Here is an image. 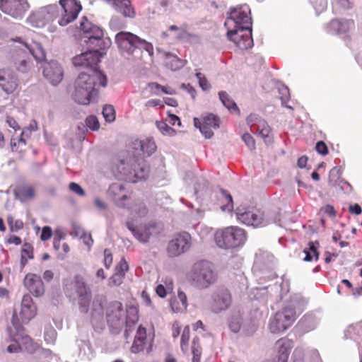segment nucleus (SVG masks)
<instances>
[{
    "label": "nucleus",
    "instance_id": "f257e3e1",
    "mask_svg": "<svg viewBox=\"0 0 362 362\" xmlns=\"http://www.w3.org/2000/svg\"><path fill=\"white\" fill-rule=\"evenodd\" d=\"M107 85L106 75L98 69H93L91 73L81 72L74 81L72 98L78 104L88 105L98 99L100 88Z\"/></svg>",
    "mask_w": 362,
    "mask_h": 362
},
{
    "label": "nucleus",
    "instance_id": "f03ea898",
    "mask_svg": "<svg viewBox=\"0 0 362 362\" xmlns=\"http://www.w3.org/2000/svg\"><path fill=\"white\" fill-rule=\"evenodd\" d=\"M192 285L199 288H206L214 284L218 278L213 264L205 260L195 262L188 274Z\"/></svg>",
    "mask_w": 362,
    "mask_h": 362
},
{
    "label": "nucleus",
    "instance_id": "7ed1b4c3",
    "mask_svg": "<svg viewBox=\"0 0 362 362\" xmlns=\"http://www.w3.org/2000/svg\"><path fill=\"white\" fill-rule=\"evenodd\" d=\"M246 232L238 226H229L218 230L214 235L216 245L223 249H233L242 246L246 240Z\"/></svg>",
    "mask_w": 362,
    "mask_h": 362
},
{
    "label": "nucleus",
    "instance_id": "20e7f679",
    "mask_svg": "<svg viewBox=\"0 0 362 362\" xmlns=\"http://www.w3.org/2000/svg\"><path fill=\"white\" fill-rule=\"evenodd\" d=\"M236 216L240 222L254 227H264L274 222L271 212L261 209L253 208L245 211L238 210Z\"/></svg>",
    "mask_w": 362,
    "mask_h": 362
},
{
    "label": "nucleus",
    "instance_id": "39448f33",
    "mask_svg": "<svg viewBox=\"0 0 362 362\" xmlns=\"http://www.w3.org/2000/svg\"><path fill=\"white\" fill-rule=\"evenodd\" d=\"M64 290L69 297H74L76 294L78 297L79 304L83 312L88 311V307L91 298V292L87 287L83 279L76 276L70 282L65 284Z\"/></svg>",
    "mask_w": 362,
    "mask_h": 362
},
{
    "label": "nucleus",
    "instance_id": "423d86ee",
    "mask_svg": "<svg viewBox=\"0 0 362 362\" xmlns=\"http://www.w3.org/2000/svg\"><path fill=\"white\" fill-rule=\"evenodd\" d=\"M89 47L90 49L74 57L73 64L75 66L86 68L88 69L87 72L91 73L93 69H98L97 66L100 58L106 53L105 47L100 49L95 47V45Z\"/></svg>",
    "mask_w": 362,
    "mask_h": 362
},
{
    "label": "nucleus",
    "instance_id": "0eeeda50",
    "mask_svg": "<svg viewBox=\"0 0 362 362\" xmlns=\"http://www.w3.org/2000/svg\"><path fill=\"white\" fill-rule=\"evenodd\" d=\"M297 318L296 310L292 307H285L277 312L270 320L269 329L272 333H281L291 327Z\"/></svg>",
    "mask_w": 362,
    "mask_h": 362
},
{
    "label": "nucleus",
    "instance_id": "6e6552de",
    "mask_svg": "<svg viewBox=\"0 0 362 362\" xmlns=\"http://www.w3.org/2000/svg\"><path fill=\"white\" fill-rule=\"evenodd\" d=\"M227 29L252 28L250 9L247 6H242L230 9L229 16L225 21Z\"/></svg>",
    "mask_w": 362,
    "mask_h": 362
},
{
    "label": "nucleus",
    "instance_id": "1a4fd4ad",
    "mask_svg": "<svg viewBox=\"0 0 362 362\" xmlns=\"http://www.w3.org/2000/svg\"><path fill=\"white\" fill-rule=\"evenodd\" d=\"M80 28L84 34V37L88 39L86 42L89 46L95 45V47L100 49L105 47L103 30L93 25L86 17L82 18Z\"/></svg>",
    "mask_w": 362,
    "mask_h": 362
},
{
    "label": "nucleus",
    "instance_id": "9d476101",
    "mask_svg": "<svg viewBox=\"0 0 362 362\" xmlns=\"http://www.w3.org/2000/svg\"><path fill=\"white\" fill-rule=\"evenodd\" d=\"M191 235L187 232L175 235L168 243L166 248L168 255L175 257L187 252L191 247Z\"/></svg>",
    "mask_w": 362,
    "mask_h": 362
},
{
    "label": "nucleus",
    "instance_id": "9b49d317",
    "mask_svg": "<svg viewBox=\"0 0 362 362\" xmlns=\"http://www.w3.org/2000/svg\"><path fill=\"white\" fill-rule=\"evenodd\" d=\"M227 35L229 40L242 50L247 49L252 47L253 45L252 28L243 27L241 28L227 29Z\"/></svg>",
    "mask_w": 362,
    "mask_h": 362
},
{
    "label": "nucleus",
    "instance_id": "f8f14e48",
    "mask_svg": "<svg viewBox=\"0 0 362 362\" xmlns=\"http://www.w3.org/2000/svg\"><path fill=\"white\" fill-rule=\"evenodd\" d=\"M140 37L130 32L121 31L115 35V42L122 53L132 55L139 48Z\"/></svg>",
    "mask_w": 362,
    "mask_h": 362
},
{
    "label": "nucleus",
    "instance_id": "ddd939ff",
    "mask_svg": "<svg viewBox=\"0 0 362 362\" xmlns=\"http://www.w3.org/2000/svg\"><path fill=\"white\" fill-rule=\"evenodd\" d=\"M27 0H0V10L15 18H22L29 8Z\"/></svg>",
    "mask_w": 362,
    "mask_h": 362
},
{
    "label": "nucleus",
    "instance_id": "4468645a",
    "mask_svg": "<svg viewBox=\"0 0 362 362\" xmlns=\"http://www.w3.org/2000/svg\"><path fill=\"white\" fill-rule=\"evenodd\" d=\"M59 4L64 13L62 18L57 20V23L62 26L74 21L82 9L81 3L77 0H60Z\"/></svg>",
    "mask_w": 362,
    "mask_h": 362
},
{
    "label": "nucleus",
    "instance_id": "2eb2a0df",
    "mask_svg": "<svg viewBox=\"0 0 362 362\" xmlns=\"http://www.w3.org/2000/svg\"><path fill=\"white\" fill-rule=\"evenodd\" d=\"M232 303L230 291L223 287L217 288L211 296L210 308L214 313H220L228 309Z\"/></svg>",
    "mask_w": 362,
    "mask_h": 362
},
{
    "label": "nucleus",
    "instance_id": "dca6fc26",
    "mask_svg": "<svg viewBox=\"0 0 362 362\" xmlns=\"http://www.w3.org/2000/svg\"><path fill=\"white\" fill-rule=\"evenodd\" d=\"M107 193L109 197L119 207L132 209L131 206H129V201H131L129 191L122 184H112L108 189Z\"/></svg>",
    "mask_w": 362,
    "mask_h": 362
},
{
    "label": "nucleus",
    "instance_id": "f3484780",
    "mask_svg": "<svg viewBox=\"0 0 362 362\" xmlns=\"http://www.w3.org/2000/svg\"><path fill=\"white\" fill-rule=\"evenodd\" d=\"M194 124L199 129L206 138L209 139L214 135L213 129L220 127V119L213 114H208L202 120L195 117Z\"/></svg>",
    "mask_w": 362,
    "mask_h": 362
},
{
    "label": "nucleus",
    "instance_id": "a211bd4d",
    "mask_svg": "<svg viewBox=\"0 0 362 362\" xmlns=\"http://www.w3.org/2000/svg\"><path fill=\"white\" fill-rule=\"evenodd\" d=\"M0 87L7 94L13 93L18 88V78L12 70L0 69Z\"/></svg>",
    "mask_w": 362,
    "mask_h": 362
},
{
    "label": "nucleus",
    "instance_id": "6ab92c4d",
    "mask_svg": "<svg viewBox=\"0 0 362 362\" xmlns=\"http://www.w3.org/2000/svg\"><path fill=\"white\" fill-rule=\"evenodd\" d=\"M124 311L122 303L114 301L110 303L106 308L107 322L112 327H117L124 317Z\"/></svg>",
    "mask_w": 362,
    "mask_h": 362
},
{
    "label": "nucleus",
    "instance_id": "aec40b11",
    "mask_svg": "<svg viewBox=\"0 0 362 362\" xmlns=\"http://www.w3.org/2000/svg\"><path fill=\"white\" fill-rule=\"evenodd\" d=\"M276 354L272 359L265 360L263 362H288V359L293 348L292 341L289 339H281L276 342Z\"/></svg>",
    "mask_w": 362,
    "mask_h": 362
},
{
    "label": "nucleus",
    "instance_id": "412c9836",
    "mask_svg": "<svg viewBox=\"0 0 362 362\" xmlns=\"http://www.w3.org/2000/svg\"><path fill=\"white\" fill-rule=\"evenodd\" d=\"M24 284L30 292L35 296H41L45 293L44 283L40 276L36 274H27L24 279Z\"/></svg>",
    "mask_w": 362,
    "mask_h": 362
},
{
    "label": "nucleus",
    "instance_id": "4be33fe9",
    "mask_svg": "<svg viewBox=\"0 0 362 362\" xmlns=\"http://www.w3.org/2000/svg\"><path fill=\"white\" fill-rule=\"evenodd\" d=\"M64 71L61 65L56 61L47 64V79L53 86L58 85L63 79Z\"/></svg>",
    "mask_w": 362,
    "mask_h": 362
},
{
    "label": "nucleus",
    "instance_id": "5701e85b",
    "mask_svg": "<svg viewBox=\"0 0 362 362\" xmlns=\"http://www.w3.org/2000/svg\"><path fill=\"white\" fill-rule=\"evenodd\" d=\"M354 27L353 20H332L327 26L328 33L342 34L349 32Z\"/></svg>",
    "mask_w": 362,
    "mask_h": 362
},
{
    "label": "nucleus",
    "instance_id": "b1692460",
    "mask_svg": "<svg viewBox=\"0 0 362 362\" xmlns=\"http://www.w3.org/2000/svg\"><path fill=\"white\" fill-rule=\"evenodd\" d=\"M128 229L133 233L134 236L141 243H147L151 235V229L155 228L154 224H150L144 227L136 228L131 223H127Z\"/></svg>",
    "mask_w": 362,
    "mask_h": 362
},
{
    "label": "nucleus",
    "instance_id": "393cba45",
    "mask_svg": "<svg viewBox=\"0 0 362 362\" xmlns=\"http://www.w3.org/2000/svg\"><path fill=\"white\" fill-rule=\"evenodd\" d=\"M187 63L186 59H180L177 56L171 53L168 52L164 55L165 66L172 71H177L183 68Z\"/></svg>",
    "mask_w": 362,
    "mask_h": 362
},
{
    "label": "nucleus",
    "instance_id": "a878e982",
    "mask_svg": "<svg viewBox=\"0 0 362 362\" xmlns=\"http://www.w3.org/2000/svg\"><path fill=\"white\" fill-rule=\"evenodd\" d=\"M146 339V328L139 326L135 336L131 351L133 353H139L144 350Z\"/></svg>",
    "mask_w": 362,
    "mask_h": 362
},
{
    "label": "nucleus",
    "instance_id": "bb28decb",
    "mask_svg": "<svg viewBox=\"0 0 362 362\" xmlns=\"http://www.w3.org/2000/svg\"><path fill=\"white\" fill-rule=\"evenodd\" d=\"M115 4L117 11L124 16L133 18L136 16V12L132 6L129 0H115Z\"/></svg>",
    "mask_w": 362,
    "mask_h": 362
},
{
    "label": "nucleus",
    "instance_id": "cd10ccee",
    "mask_svg": "<svg viewBox=\"0 0 362 362\" xmlns=\"http://www.w3.org/2000/svg\"><path fill=\"white\" fill-rule=\"evenodd\" d=\"M16 195L21 202H25L35 197V191L31 185H23L17 188Z\"/></svg>",
    "mask_w": 362,
    "mask_h": 362
},
{
    "label": "nucleus",
    "instance_id": "c85d7f7f",
    "mask_svg": "<svg viewBox=\"0 0 362 362\" xmlns=\"http://www.w3.org/2000/svg\"><path fill=\"white\" fill-rule=\"evenodd\" d=\"M319 243L317 241L313 242L310 241L308 243V247L305 248L303 250V252L305 254L303 260L305 262H311L313 260L317 261L319 259V252L317 251V248L319 247Z\"/></svg>",
    "mask_w": 362,
    "mask_h": 362
},
{
    "label": "nucleus",
    "instance_id": "c756f323",
    "mask_svg": "<svg viewBox=\"0 0 362 362\" xmlns=\"http://www.w3.org/2000/svg\"><path fill=\"white\" fill-rule=\"evenodd\" d=\"M33 247L28 243H25L21 250V267L23 269L29 259H33Z\"/></svg>",
    "mask_w": 362,
    "mask_h": 362
},
{
    "label": "nucleus",
    "instance_id": "7c9ffc66",
    "mask_svg": "<svg viewBox=\"0 0 362 362\" xmlns=\"http://www.w3.org/2000/svg\"><path fill=\"white\" fill-rule=\"evenodd\" d=\"M219 98L223 103V105L231 112L239 113L240 110L234 102V100L230 98L228 94L225 91H221L218 93Z\"/></svg>",
    "mask_w": 362,
    "mask_h": 362
},
{
    "label": "nucleus",
    "instance_id": "2f4dec72",
    "mask_svg": "<svg viewBox=\"0 0 362 362\" xmlns=\"http://www.w3.org/2000/svg\"><path fill=\"white\" fill-rule=\"evenodd\" d=\"M256 131L265 141H269L272 129L265 120L259 119Z\"/></svg>",
    "mask_w": 362,
    "mask_h": 362
},
{
    "label": "nucleus",
    "instance_id": "473e14b6",
    "mask_svg": "<svg viewBox=\"0 0 362 362\" xmlns=\"http://www.w3.org/2000/svg\"><path fill=\"white\" fill-rule=\"evenodd\" d=\"M129 206H131L132 209H128L134 211L139 216H144L148 213V209L142 202L138 200L131 201L129 203Z\"/></svg>",
    "mask_w": 362,
    "mask_h": 362
},
{
    "label": "nucleus",
    "instance_id": "72a5a7b5",
    "mask_svg": "<svg viewBox=\"0 0 362 362\" xmlns=\"http://www.w3.org/2000/svg\"><path fill=\"white\" fill-rule=\"evenodd\" d=\"M36 306L21 307L20 317L22 322L26 323L33 318L36 315Z\"/></svg>",
    "mask_w": 362,
    "mask_h": 362
},
{
    "label": "nucleus",
    "instance_id": "f704fd0d",
    "mask_svg": "<svg viewBox=\"0 0 362 362\" xmlns=\"http://www.w3.org/2000/svg\"><path fill=\"white\" fill-rule=\"evenodd\" d=\"M23 133H21L23 136ZM25 140L22 136L12 137L11 139V147L13 152H22L25 147Z\"/></svg>",
    "mask_w": 362,
    "mask_h": 362
},
{
    "label": "nucleus",
    "instance_id": "c9c22d12",
    "mask_svg": "<svg viewBox=\"0 0 362 362\" xmlns=\"http://www.w3.org/2000/svg\"><path fill=\"white\" fill-rule=\"evenodd\" d=\"M141 150L147 155H151L156 150V145L152 139H146L140 141Z\"/></svg>",
    "mask_w": 362,
    "mask_h": 362
},
{
    "label": "nucleus",
    "instance_id": "e433bc0d",
    "mask_svg": "<svg viewBox=\"0 0 362 362\" xmlns=\"http://www.w3.org/2000/svg\"><path fill=\"white\" fill-rule=\"evenodd\" d=\"M192 353L193 354L192 362H200L202 356V346L199 343V337H194L192 340Z\"/></svg>",
    "mask_w": 362,
    "mask_h": 362
},
{
    "label": "nucleus",
    "instance_id": "4c0bfd02",
    "mask_svg": "<svg viewBox=\"0 0 362 362\" xmlns=\"http://www.w3.org/2000/svg\"><path fill=\"white\" fill-rule=\"evenodd\" d=\"M142 165L141 166V163L135 164L133 165V170L134 173V175L139 179H145L148 174L149 168L147 166L144 161L142 160Z\"/></svg>",
    "mask_w": 362,
    "mask_h": 362
},
{
    "label": "nucleus",
    "instance_id": "58836bf2",
    "mask_svg": "<svg viewBox=\"0 0 362 362\" xmlns=\"http://www.w3.org/2000/svg\"><path fill=\"white\" fill-rule=\"evenodd\" d=\"M189 339L190 329L189 325H187L183 329L180 339V348L184 353H187L188 351Z\"/></svg>",
    "mask_w": 362,
    "mask_h": 362
},
{
    "label": "nucleus",
    "instance_id": "ea45409f",
    "mask_svg": "<svg viewBox=\"0 0 362 362\" xmlns=\"http://www.w3.org/2000/svg\"><path fill=\"white\" fill-rule=\"evenodd\" d=\"M29 23L34 27H42L45 25L43 16L40 12L33 13L28 18Z\"/></svg>",
    "mask_w": 362,
    "mask_h": 362
},
{
    "label": "nucleus",
    "instance_id": "a19ab883",
    "mask_svg": "<svg viewBox=\"0 0 362 362\" xmlns=\"http://www.w3.org/2000/svg\"><path fill=\"white\" fill-rule=\"evenodd\" d=\"M66 237V233L62 228H57L54 233L53 245L55 250L59 252L60 242Z\"/></svg>",
    "mask_w": 362,
    "mask_h": 362
},
{
    "label": "nucleus",
    "instance_id": "79ce46f5",
    "mask_svg": "<svg viewBox=\"0 0 362 362\" xmlns=\"http://www.w3.org/2000/svg\"><path fill=\"white\" fill-rule=\"evenodd\" d=\"M221 194L226 204L221 206L223 211H231L233 207L232 196L225 190H221Z\"/></svg>",
    "mask_w": 362,
    "mask_h": 362
},
{
    "label": "nucleus",
    "instance_id": "37998d69",
    "mask_svg": "<svg viewBox=\"0 0 362 362\" xmlns=\"http://www.w3.org/2000/svg\"><path fill=\"white\" fill-rule=\"evenodd\" d=\"M103 115L108 122H113L115 119V108L111 105H106L103 109Z\"/></svg>",
    "mask_w": 362,
    "mask_h": 362
},
{
    "label": "nucleus",
    "instance_id": "c03bdc74",
    "mask_svg": "<svg viewBox=\"0 0 362 362\" xmlns=\"http://www.w3.org/2000/svg\"><path fill=\"white\" fill-rule=\"evenodd\" d=\"M166 287H165L163 284H159L157 286L156 288V292L158 296L161 298L165 297L167 295L168 291H171L173 290V283L171 279H169V282H165Z\"/></svg>",
    "mask_w": 362,
    "mask_h": 362
},
{
    "label": "nucleus",
    "instance_id": "a18cd8bd",
    "mask_svg": "<svg viewBox=\"0 0 362 362\" xmlns=\"http://www.w3.org/2000/svg\"><path fill=\"white\" fill-rule=\"evenodd\" d=\"M7 223L11 231H17L23 228V222L21 220H14L12 216H8Z\"/></svg>",
    "mask_w": 362,
    "mask_h": 362
},
{
    "label": "nucleus",
    "instance_id": "49530a36",
    "mask_svg": "<svg viewBox=\"0 0 362 362\" xmlns=\"http://www.w3.org/2000/svg\"><path fill=\"white\" fill-rule=\"evenodd\" d=\"M156 126L163 135L173 136L175 134V129H173L172 127H169L164 122H162V121L157 122Z\"/></svg>",
    "mask_w": 362,
    "mask_h": 362
},
{
    "label": "nucleus",
    "instance_id": "de8ad7c7",
    "mask_svg": "<svg viewBox=\"0 0 362 362\" xmlns=\"http://www.w3.org/2000/svg\"><path fill=\"white\" fill-rule=\"evenodd\" d=\"M129 270V264L124 258H122L116 265L115 272L125 276L126 272Z\"/></svg>",
    "mask_w": 362,
    "mask_h": 362
},
{
    "label": "nucleus",
    "instance_id": "09e8293b",
    "mask_svg": "<svg viewBox=\"0 0 362 362\" xmlns=\"http://www.w3.org/2000/svg\"><path fill=\"white\" fill-rule=\"evenodd\" d=\"M86 125L91 130L96 131L100 128V123L95 116L90 115L86 119Z\"/></svg>",
    "mask_w": 362,
    "mask_h": 362
},
{
    "label": "nucleus",
    "instance_id": "8fccbe9b",
    "mask_svg": "<svg viewBox=\"0 0 362 362\" xmlns=\"http://www.w3.org/2000/svg\"><path fill=\"white\" fill-rule=\"evenodd\" d=\"M196 77L199 81V86L204 90H207L210 89L211 85L209 83L207 78L201 72L196 73Z\"/></svg>",
    "mask_w": 362,
    "mask_h": 362
},
{
    "label": "nucleus",
    "instance_id": "3c124183",
    "mask_svg": "<svg viewBox=\"0 0 362 362\" xmlns=\"http://www.w3.org/2000/svg\"><path fill=\"white\" fill-rule=\"evenodd\" d=\"M124 278L121 274L115 272L109 279L108 284L110 286H118L122 284Z\"/></svg>",
    "mask_w": 362,
    "mask_h": 362
},
{
    "label": "nucleus",
    "instance_id": "603ef678",
    "mask_svg": "<svg viewBox=\"0 0 362 362\" xmlns=\"http://www.w3.org/2000/svg\"><path fill=\"white\" fill-rule=\"evenodd\" d=\"M242 139L245 142V145L250 150L255 149V141L254 138L248 133H245L242 136Z\"/></svg>",
    "mask_w": 362,
    "mask_h": 362
},
{
    "label": "nucleus",
    "instance_id": "864d4df0",
    "mask_svg": "<svg viewBox=\"0 0 362 362\" xmlns=\"http://www.w3.org/2000/svg\"><path fill=\"white\" fill-rule=\"evenodd\" d=\"M69 189L72 192L76 194L78 196L83 197L86 195L84 189L76 182H70L69 185Z\"/></svg>",
    "mask_w": 362,
    "mask_h": 362
},
{
    "label": "nucleus",
    "instance_id": "5fc2aeb1",
    "mask_svg": "<svg viewBox=\"0 0 362 362\" xmlns=\"http://www.w3.org/2000/svg\"><path fill=\"white\" fill-rule=\"evenodd\" d=\"M139 48H142L145 49L151 56H153V45L144 39H139Z\"/></svg>",
    "mask_w": 362,
    "mask_h": 362
},
{
    "label": "nucleus",
    "instance_id": "6e6d98bb",
    "mask_svg": "<svg viewBox=\"0 0 362 362\" xmlns=\"http://www.w3.org/2000/svg\"><path fill=\"white\" fill-rule=\"evenodd\" d=\"M113 261L112 254L109 249L104 250V265L107 269L110 268Z\"/></svg>",
    "mask_w": 362,
    "mask_h": 362
},
{
    "label": "nucleus",
    "instance_id": "4d7b16f0",
    "mask_svg": "<svg viewBox=\"0 0 362 362\" xmlns=\"http://www.w3.org/2000/svg\"><path fill=\"white\" fill-rule=\"evenodd\" d=\"M29 51L37 61L42 62L45 59V53L42 49L37 48V50L29 49Z\"/></svg>",
    "mask_w": 362,
    "mask_h": 362
},
{
    "label": "nucleus",
    "instance_id": "13d9d810",
    "mask_svg": "<svg viewBox=\"0 0 362 362\" xmlns=\"http://www.w3.org/2000/svg\"><path fill=\"white\" fill-rule=\"evenodd\" d=\"M170 308L174 313H180L186 310L185 308H182V304L177 298L170 300Z\"/></svg>",
    "mask_w": 362,
    "mask_h": 362
},
{
    "label": "nucleus",
    "instance_id": "bf43d9fd",
    "mask_svg": "<svg viewBox=\"0 0 362 362\" xmlns=\"http://www.w3.org/2000/svg\"><path fill=\"white\" fill-rule=\"evenodd\" d=\"M315 149L318 153L322 156L327 155L329 152L326 144L322 141L317 142Z\"/></svg>",
    "mask_w": 362,
    "mask_h": 362
},
{
    "label": "nucleus",
    "instance_id": "052dcab7",
    "mask_svg": "<svg viewBox=\"0 0 362 362\" xmlns=\"http://www.w3.org/2000/svg\"><path fill=\"white\" fill-rule=\"evenodd\" d=\"M148 86L152 89L160 90L163 93L166 94L172 95L173 93V90H169L167 87L163 86L156 82L149 83Z\"/></svg>",
    "mask_w": 362,
    "mask_h": 362
},
{
    "label": "nucleus",
    "instance_id": "680f3d73",
    "mask_svg": "<svg viewBox=\"0 0 362 362\" xmlns=\"http://www.w3.org/2000/svg\"><path fill=\"white\" fill-rule=\"evenodd\" d=\"M182 304V308H185L187 310V308L188 306L187 303V298L185 292L182 291H178L177 293V298H176Z\"/></svg>",
    "mask_w": 362,
    "mask_h": 362
},
{
    "label": "nucleus",
    "instance_id": "e2e57ef3",
    "mask_svg": "<svg viewBox=\"0 0 362 362\" xmlns=\"http://www.w3.org/2000/svg\"><path fill=\"white\" fill-rule=\"evenodd\" d=\"M259 119H261L257 117V115L255 114L250 115L247 118V124L251 127H253L255 126H257L258 124Z\"/></svg>",
    "mask_w": 362,
    "mask_h": 362
},
{
    "label": "nucleus",
    "instance_id": "0e129e2a",
    "mask_svg": "<svg viewBox=\"0 0 362 362\" xmlns=\"http://www.w3.org/2000/svg\"><path fill=\"white\" fill-rule=\"evenodd\" d=\"M31 305H35L31 296L29 294L24 295L21 302V307H28Z\"/></svg>",
    "mask_w": 362,
    "mask_h": 362
},
{
    "label": "nucleus",
    "instance_id": "69168bd1",
    "mask_svg": "<svg viewBox=\"0 0 362 362\" xmlns=\"http://www.w3.org/2000/svg\"><path fill=\"white\" fill-rule=\"evenodd\" d=\"M324 212L331 218H335L336 211L333 206L327 204L323 209Z\"/></svg>",
    "mask_w": 362,
    "mask_h": 362
},
{
    "label": "nucleus",
    "instance_id": "338daca9",
    "mask_svg": "<svg viewBox=\"0 0 362 362\" xmlns=\"http://www.w3.org/2000/svg\"><path fill=\"white\" fill-rule=\"evenodd\" d=\"M21 348L17 342L11 344L7 347L8 352H9L11 354L18 353L21 351Z\"/></svg>",
    "mask_w": 362,
    "mask_h": 362
},
{
    "label": "nucleus",
    "instance_id": "774afa93",
    "mask_svg": "<svg viewBox=\"0 0 362 362\" xmlns=\"http://www.w3.org/2000/svg\"><path fill=\"white\" fill-rule=\"evenodd\" d=\"M229 327L233 332L236 333L240 329V324L238 320H232L229 323Z\"/></svg>",
    "mask_w": 362,
    "mask_h": 362
}]
</instances>
